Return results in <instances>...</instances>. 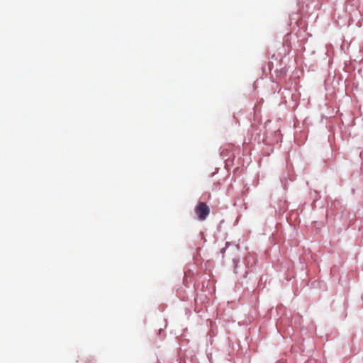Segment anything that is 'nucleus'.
I'll use <instances>...</instances> for the list:
<instances>
[{"label":"nucleus","mask_w":363,"mask_h":363,"mask_svg":"<svg viewBox=\"0 0 363 363\" xmlns=\"http://www.w3.org/2000/svg\"><path fill=\"white\" fill-rule=\"evenodd\" d=\"M199 220H204L210 213L208 206L204 202H199L194 209Z\"/></svg>","instance_id":"f257e3e1"}]
</instances>
